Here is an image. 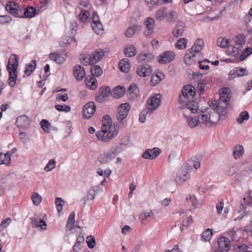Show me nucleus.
Listing matches in <instances>:
<instances>
[{
    "label": "nucleus",
    "instance_id": "nucleus-12",
    "mask_svg": "<svg viewBox=\"0 0 252 252\" xmlns=\"http://www.w3.org/2000/svg\"><path fill=\"white\" fill-rule=\"evenodd\" d=\"M175 57V54L172 51H166L158 57V62L161 64L168 63L173 61Z\"/></svg>",
    "mask_w": 252,
    "mask_h": 252
},
{
    "label": "nucleus",
    "instance_id": "nucleus-3",
    "mask_svg": "<svg viewBox=\"0 0 252 252\" xmlns=\"http://www.w3.org/2000/svg\"><path fill=\"white\" fill-rule=\"evenodd\" d=\"M198 119L200 120V123L207 127L215 126L219 121L218 115L212 113V110L209 108L201 110L198 115Z\"/></svg>",
    "mask_w": 252,
    "mask_h": 252
},
{
    "label": "nucleus",
    "instance_id": "nucleus-13",
    "mask_svg": "<svg viewBox=\"0 0 252 252\" xmlns=\"http://www.w3.org/2000/svg\"><path fill=\"white\" fill-rule=\"evenodd\" d=\"M181 104L182 106L181 108L182 110V113H184L186 109H188V114H189V111H190L192 113H195L199 108L198 103L193 100L189 101L186 100L185 103Z\"/></svg>",
    "mask_w": 252,
    "mask_h": 252
},
{
    "label": "nucleus",
    "instance_id": "nucleus-57",
    "mask_svg": "<svg viewBox=\"0 0 252 252\" xmlns=\"http://www.w3.org/2000/svg\"><path fill=\"white\" fill-rule=\"evenodd\" d=\"M99 93L103 97H106L111 93V89L107 86L100 88L99 90Z\"/></svg>",
    "mask_w": 252,
    "mask_h": 252
},
{
    "label": "nucleus",
    "instance_id": "nucleus-25",
    "mask_svg": "<svg viewBox=\"0 0 252 252\" xmlns=\"http://www.w3.org/2000/svg\"><path fill=\"white\" fill-rule=\"evenodd\" d=\"M93 22L92 24V27L93 30L95 32L97 31H103V26L100 22L98 15L94 13L93 17Z\"/></svg>",
    "mask_w": 252,
    "mask_h": 252
},
{
    "label": "nucleus",
    "instance_id": "nucleus-7",
    "mask_svg": "<svg viewBox=\"0 0 252 252\" xmlns=\"http://www.w3.org/2000/svg\"><path fill=\"white\" fill-rule=\"evenodd\" d=\"M252 208V197L250 195L245 196L241 202L239 213L242 212L241 215L234 220H241L246 215H248L250 209Z\"/></svg>",
    "mask_w": 252,
    "mask_h": 252
},
{
    "label": "nucleus",
    "instance_id": "nucleus-20",
    "mask_svg": "<svg viewBox=\"0 0 252 252\" xmlns=\"http://www.w3.org/2000/svg\"><path fill=\"white\" fill-rule=\"evenodd\" d=\"M17 68H10V67L7 68V70L9 73V85L13 87L16 84V81L17 79Z\"/></svg>",
    "mask_w": 252,
    "mask_h": 252
},
{
    "label": "nucleus",
    "instance_id": "nucleus-38",
    "mask_svg": "<svg viewBox=\"0 0 252 252\" xmlns=\"http://www.w3.org/2000/svg\"><path fill=\"white\" fill-rule=\"evenodd\" d=\"M86 84L87 87L92 90H95L98 85L96 79L94 77H91L89 79H86Z\"/></svg>",
    "mask_w": 252,
    "mask_h": 252
},
{
    "label": "nucleus",
    "instance_id": "nucleus-39",
    "mask_svg": "<svg viewBox=\"0 0 252 252\" xmlns=\"http://www.w3.org/2000/svg\"><path fill=\"white\" fill-rule=\"evenodd\" d=\"M232 40L236 44L242 46L246 43V36L243 33H240L233 37Z\"/></svg>",
    "mask_w": 252,
    "mask_h": 252
},
{
    "label": "nucleus",
    "instance_id": "nucleus-18",
    "mask_svg": "<svg viewBox=\"0 0 252 252\" xmlns=\"http://www.w3.org/2000/svg\"><path fill=\"white\" fill-rule=\"evenodd\" d=\"M219 248L217 250H226L229 251L230 249V242L229 239L224 236L220 237L218 240Z\"/></svg>",
    "mask_w": 252,
    "mask_h": 252
},
{
    "label": "nucleus",
    "instance_id": "nucleus-46",
    "mask_svg": "<svg viewBox=\"0 0 252 252\" xmlns=\"http://www.w3.org/2000/svg\"><path fill=\"white\" fill-rule=\"evenodd\" d=\"M188 43V40L186 38H181L178 39L175 44V47L180 50L185 49Z\"/></svg>",
    "mask_w": 252,
    "mask_h": 252
},
{
    "label": "nucleus",
    "instance_id": "nucleus-41",
    "mask_svg": "<svg viewBox=\"0 0 252 252\" xmlns=\"http://www.w3.org/2000/svg\"><path fill=\"white\" fill-rule=\"evenodd\" d=\"M154 213L152 211L143 212L139 216V220L141 223H144L146 220L150 218H154Z\"/></svg>",
    "mask_w": 252,
    "mask_h": 252
},
{
    "label": "nucleus",
    "instance_id": "nucleus-55",
    "mask_svg": "<svg viewBox=\"0 0 252 252\" xmlns=\"http://www.w3.org/2000/svg\"><path fill=\"white\" fill-rule=\"evenodd\" d=\"M56 167V161L54 159H50L46 166L44 168V170L46 171H50Z\"/></svg>",
    "mask_w": 252,
    "mask_h": 252
},
{
    "label": "nucleus",
    "instance_id": "nucleus-62",
    "mask_svg": "<svg viewBox=\"0 0 252 252\" xmlns=\"http://www.w3.org/2000/svg\"><path fill=\"white\" fill-rule=\"evenodd\" d=\"M155 20L152 18H148L145 22V24L146 26L148 29L151 30L153 29L154 27Z\"/></svg>",
    "mask_w": 252,
    "mask_h": 252
},
{
    "label": "nucleus",
    "instance_id": "nucleus-14",
    "mask_svg": "<svg viewBox=\"0 0 252 252\" xmlns=\"http://www.w3.org/2000/svg\"><path fill=\"white\" fill-rule=\"evenodd\" d=\"M136 72L139 77H146L151 75L152 68L148 64H141L136 68Z\"/></svg>",
    "mask_w": 252,
    "mask_h": 252
},
{
    "label": "nucleus",
    "instance_id": "nucleus-2",
    "mask_svg": "<svg viewBox=\"0 0 252 252\" xmlns=\"http://www.w3.org/2000/svg\"><path fill=\"white\" fill-rule=\"evenodd\" d=\"M203 45V40L199 38L196 40L191 48L187 50L184 59L186 65L190 66L196 62L197 58L201 54Z\"/></svg>",
    "mask_w": 252,
    "mask_h": 252
},
{
    "label": "nucleus",
    "instance_id": "nucleus-50",
    "mask_svg": "<svg viewBox=\"0 0 252 252\" xmlns=\"http://www.w3.org/2000/svg\"><path fill=\"white\" fill-rule=\"evenodd\" d=\"M213 235L211 229L208 228L203 231L201 234L202 240L204 241H209Z\"/></svg>",
    "mask_w": 252,
    "mask_h": 252
},
{
    "label": "nucleus",
    "instance_id": "nucleus-58",
    "mask_svg": "<svg viewBox=\"0 0 252 252\" xmlns=\"http://www.w3.org/2000/svg\"><path fill=\"white\" fill-rule=\"evenodd\" d=\"M66 126L65 132L64 133V137H67L70 135L72 132V124L70 121H66L64 123Z\"/></svg>",
    "mask_w": 252,
    "mask_h": 252
},
{
    "label": "nucleus",
    "instance_id": "nucleus-4",
    "mask_svg": "<svg viewBox=\"0 0 252 252\" xmlns=\"http://www.w3.org/2000/svg\"><path fill=\"white\" fill-rule=\"evenodd\" d=\"M120 125L117 122L113 123L111 129H102L96 133L97 138L103 142H107L115 137L118 133Z\"/></svg>",
    "mask_w": 252,
    "mask_h": 252
},
{
    "label": "nucleus",
    "instance_id": "nucleus-27",
    "mask_svg": "<svg viewBox=\"0 0 252 252\" xmlns=\"http://www.w3.org/2000/svg\"><path fill=\"white\" fill-rule=\"evenodd\" d=\"M233 157L234 159L240 158L244 155V150L242 145H238L234 146L233 149Z\"/></svg>",
    "mask_w": 252,
    "mask_h": 252
},
{
    "label": "nucleus",
    "instance_id": "nucleus-61",
    "mask_svg": "<svg viewBox=\"0 0 252 252\" xmlns=\"http://www.w3.org/2000/svg\"><path fill=\"white\" fill-rule=\"evenodd\" d=\"M95 193H94V190H89L88 193H87L86 197L84 198V205L87 203V201H92L93 200L95 197Z\"/></svg>",
    "mask_w": 252,
    "mask_h": 252
},
{
    "label": "nucleus",
    "instance_id": "nucleus-21",
    "mask_svg": "<svg viewBox=\"0 0 252 252\" xmlns=\"http://www.w3.org/2000/svg\"><path fill=\"white\" fill-rule=\"evenodd\" d=\"M178 213L183 219L182 225L183 226H188L192 221V217L189 215V211L188 210L180 209Z\"/></svg>",
    "mask_w": 252,
    "mask_h": 252
},
{
    "label": "nucleus",
    "instance_id": "nucleus-19",
    "mask_svg": "<svg viewBox=\"0 0 252 252\" xmlns=\"http://www.w3.org/2000/svg\"><path fill=\"white\" fill-rule=\"evenodd\" d=\"M73 74L77 81H81L85 77L86 72L82 66L77 64L73 67Z\"/></svg>",
    "mask_w": 252,
    "mask_h": 252
},
{
    "label": "nucleus",
    "instance_id": "nucleus-31",
    "mask_svg": "<svg viewBox=\"0 0 252 252\" xmlns=\"http://www.w3.org/2000/svg\"><path fill=\"white\" fill-rule=\"evenodd\" d=\"M102 123V129H111L113 124H112L111 118L108 115H105L103 116Z\"/></svg>",
    "mask_w": 252,
    "mask_h": 252
},
{
    "label": "nucleus",
    "instance_id": "nucleus-51",
    "mask_svg": "<svg viewBox=\"0 0 252 252\" xmlns=\"http://www.w3.org/2000/svg\"><path fill=\"white\" fill-rule=\"evenodd\" d=\"M252 54V48H246L241 54L240 56V60L243 61L245 60L249 56Z\"/></svg>",
    "mask_w": 252,
    "mask_h": 252
},
{
    "label": "nucleus",
    "instance_id": "nucleus-10",
    "mask_svg": "<svg viewBox=\"0 0 252 252\" xmlns=\"http://www.w3.org/2000/svg\"><path fill=\"white\" fill-rule=\"evenodd\" d=\"M189 164L190 163H188L187 165L183 166L181 170L178 171L175 179V181L178 185L183 183L187 180L189 176V168L188 164Z\"/></svg>",
    "mask_w": 252,
    "mask_h": 252
},
{
    "label": "nucleus",
    "instance_id": "nucleus-23",
    "mask_svg": "<svg viewBox=\"0 0 252 252\" xmlns=\"http://www.w3.org/2000/svg\"><path fill=\"white\" fill-rule=\"evenodd\" d=\"M48 58L56 63L61 64L63 62V51H57L52 52L49 54Z\"/></svg>",
    "mask_w": 252,
    "mask_h": 252
},
{
    "label": "nucleus",
    "instance_id": "nucleus-30",
    "mask_svg": "<svg viewBox=\"0 0 252 252\" xmlns=\"http://www.w3.org/2000/svg\"><path fill=\"white\" fill-rule=\"evenodd\" d=\"M125 93V88L118 86L115 87L111 92V95L116 98L121 97Z\"/></svg>",
    "mask_w": 252,
    "mask_h": 252
},
{
    "label": "nucleus",
    "instance_id": "nucleus-17",
    "mask_svg": "<svg viewBox=\"0 0 252 252\" xmlns=\"http://www.w3.org/2000/svg\"><path fill=\"white\" fill-rule=\"evenodd\" d=\"M96 109V106L94 102H89L84 106L83 110L84 117L86 119L90 118L94 113Z\"/></svg>",
    "mask_w": 252,
    "mask_h": 252
},
{
    "label": "nucleus",
    "instance_id": "nucleus-54",
    "mask_svg": "<svg viewBox=\"0 0 252 252\" xmlns=\"http://www.w3.org/2000/svg\"><path fill=\"white\" fill-rule=\"evenodd\" d=\"M63 200L61 198H60L59 197H57L56 198V201H55V205L56 207L57 210V211L60 214V215H61V212L62 211L63 209V205H62V202Z\"/></svg>",
    "mask_w": 252,
    "mask_h": 252
},
{
    "label": "nucleus",
    "instance_id": "nucleus-15",
    "mask_svg": "<svg viewBox=\"0 0 252 252\" xmlns=\"http://www.w3.org/2000/svg\"><path fill=\"white\" fill-rule=\"evenodd\" d=\"M184 118L188 126L190 128H194L200 123L198 118L193 117L189 114H188V109H186L183 113Z\"/></svg>",
    "mask_w": 252,
    "mask_h": 252
},
{
    "label": "nucleus",
    "instance_id": "nucleus-48",
    "mask_svg": "<svg viewBox=\"0 0 252 252\" xmlns=\"http://www.w3.org/2000/svg\"><path fill=\"white\" fill-rule=\"evenodd\" d=\"M32 64H27L26 66L25 73L28 76L30 75L35 69L36 65V61L35 60H33L32 61Z\"/></svg>",
    "mask_w": 252,
    "mask_h": 252
},
{
    "label": "nucleus",
    "instance_id": "nucleus-45",
    "mask_svg": "<svg viewBox=\"0 0 252 252\" xmlns=\"http://www.w3.org/2000/svg\"><path fill=\"white\" fill-rule=\"evenodd\" d=\"M250 118L249 113L246 111H242L237 118V122L239 124H242L245 120H248Z\"/></svg>",
    "mask_w": 252,
    "mask_h": 252
},
{
    "label": "nucleus",
    "instance_id": "nucleus-36",
    "mask_svg": "<svg viewBox=\"0 0 252 252\" xmlns=\"http://www.w3.org/2000/svg\"><path fill=\"white\" fill-rule=\"evenodd\" d=\"M13 152H7L5 154H3L2 152L0 153V164H4L9 165L11 160V155Z\"/></svg>",
    "mask_w": 252,
    "mask_h": 252
},
{
    "label": "nucleus",
    "instance_id": "nucleus-9",
    "mask_svg": "<svg viewBox=\"0 0 252 252\" xmlns=\"http://www.w3.org/2000/svg\"><path fill=\"white\" fill-rule=\"evenodd\" d=\"M195 94L194 87L190 85L185 86L182 90V94L179 96L178 101L180 103L186 102V100L193 96Z\"/></svg>",
    "mask_w": 252,
    "mask_h": 252
},
{
    "label": "nucleus",
    "instance_id": "nucleus-32",
    "mask_svg": "<svg viewBox=\"0 0 252 252\" xmlns=\"http://www.w3.org/2000/svg\"><path fill=\"white\" fill-rule=\"evenodd\" d=\"M124 51L125 55L129 58L135 56L137 53L136 48L131 44L126 45Z\"/></svg>",
    "mask_w": 252,
    "mask_h": 252
},
{
    "label": "nucleus",
    "instance_id": "nucleus-60",
    "mask_svg": "<svg viewBox=\"0 0 252 252\" xmlns=\"http://www.w3.org/2000/svg\"><path fill=\"white\" fill-rule=\"evenodd\" d=\"M149 113H151V111L148 109H145L142 111L139 114V121L142 123H144L146 120V115Z\"/></svg>",
    "mask_w": 252,
    "mask_h": 252
},
{
    "label": "nucleus",
    "instance_id": "nucleus-53",
    "mask_svg": "<svg viewBox=\"0 0 252 252\" xmlns=\"http://www.w3.org/2000/svg\"><path fill=\"white\" fill-rule=\"evenodd\" d=\"M178 14L175 10H171L168 14H167L166 19L168 21L174 22L177 18Z\"/></svg>",
    "mask_w": 252,
    "mask_h": 252
},
{
    "label": "nucleus",
    "instance_id": "nucleus-44",
    "mask_svg": "<svg viewBox=\"0 0 252 252\" xmlns=\"http://www.w3.org/2000/svg\"><path fill=\"white\" fill-rule=\"evenodd\" d=\"M140 30L141 27L136 23V19H131L130 26L126 32H137Z\"/></svg>",
    "mask_w": 252,
    "mask_h": 252
},
{
    "label": "nucleus",
    "instance_id": "nucleus-47",
    "mask_svg": "<svg viewBox=\"0 0 252 252\" xmlns=\"http://www.w3.org/2000/svg\"><path fill=\"white\" fill-rule=\"evenodd\" d=\"M229 47L228 52L229 55L233 57L237 56L242 51L241 47H238L234 46H229Z\"/></svg>",
    "mask_w": 252,
    "mask_h": 252
},
{
    "label": "nucleus",
    "instance_id": "nucleus-33",
    "mask_svg": "<svg viewBox=\"0 0 252 252\" xmlns=\"http://www.w3.org/2000/svg\"><path fill=\"white\" fill-rule=\"evenodd\" d=\"M75 216V214L74 212L70 214L66 225V230L67 231H71L74 229Z\"/></svg>",
    "mask_w": 252,
    "mask_h": 252
},
{
    "label": "nucleus",
    "instance_id": "nucleus-35",
    "mask_svg": "<svg viewBox=\"0 0 252 252\" xmlns=\"http://www.w3.org/2000/svg\"><path fill=\"white\" fill-rule=\"evenodd\" d=\"M130 62L128 59H122L119 63V68L121 71L128 72L130 69Z\"/></svg>",
    "mask_w": 252,
    "mask_h": 252
},
{
    "label": "nucleus",
    "instance_id": "nucleus-22",
    "mask_svg": "<svg viewBox=\"0 0 252 252\" xmlns=\"http://www.w3.org/2000/svg\"><path fill=\"white\" fill-rule=\"evenodd\" d=\"M105 53V51L101 49L96 50L92 53L91 57L94 64L97 63L102 59Z\"/></svg>",
    "mask_w": 252,
    "mask_h": 252
},
{
    "label": "nucleus",
    "instance_id": "nucleus-5",
    "mask_svg": "<svg viewBox=\"0 0 252 252\" xmlns=\"http://www.w3.org/2000/svg\"><path fill=\"white\" fill-rule=\"evenodd\" d=\"M122 147L119 145L112 146L109 151L101 154L98 158V160L101 164H106L114 159L122 151Z\"/></svg>",
    "mask_w": 252,
    "mask_h": 252
},
{
    "label": "nucleus",
    "instance_id": "nucleus-29",
    "mask_svg": "<svg viewBox=\"0 0 252 252\" xmlns=\"http://www.w3.org/2000/svg\"><path fill=\"white\" fill-rule=\"evenodd\" d=\"M80 62L84 65L87 66L94 64L91 54H83L80 55Z\"/></svg>",
    "mask_w": 252,
    "mask_h": 252
},
{
    "label": "nucleus",
    "instance_id": "nucleus-16",
    "mask_svg": "<svg viewBox=\"0 0 252 252\" xmlns=\"http://www.w3.org/2000/svg\"><path fill=\"white\" fill-rule=\"evenodd\" d=\"M161 150L158 148L146 149L143 153L142 158L145 159H154L160 154Z\"/></svg>",
    "mask_w": 252,
    "mask_h": 252
},
{
    "label": "nucleus",
    "instance_id": "nucleus-34",
    "mask_svg": "<svg viewBox=\"0 0 252 252\" xmlns=\"http://www.w3.org/2000/svg\"><path fill=\"white\" fill-rule=\"evenodd\" d=\"M19 58L18 55L12 54L10 56L7 68H17L19 64Z\"/></svg>",
    "mask_w": 252,
    "mask_h": 252
},
{
    "label": "nucleus",
    "instance_id": "nucleus-40",
    "mask_svg": "<svg viewBox=\"0 0 252 252\" xmlns=\"http://www.w3.org/2000/svg\"><path fill=\"white\" fill-rule=\"evenodd\" d=\"M167 10L165 7H162L159 9L156 12V18L159 21L163 20L166 17Z\"/></svg>",
    "mask_w": 252,
    "mask_h": 252
},
{
    "label": "nucleus",
    "instance_id": "nucleus-28",
    "mask_svg": "<svg viewBox=\"0 0 252 252\" xmlns=\"http://www.w3.org/2000/svg\"><path fill=\"white\" fill-rule=\"evenodd\" d=\"M230 90L228 88H224L221 89L220 92V100L223 101V104L228 101L230 98Z\"/></svg>",
    "mask_w": 252,
    "mask_h": 252
},
{
    "label": "nucleus",
    "instance_id": "nucleus-24",
    "mask_svg": "<svg viewBox=\"0 0 252 252\" xmlns=\"http://www.w3.org/2000/svg\"><path fill=\"white\" fill-rule=\"evenodd\" d=\"M247 71L245 68L234 69L229 72V80H232L235 77H240L247 74Z\"/></svg>",
    "mask_w": 252,
    "mask_h": 252
},
{
    "label": "nucleus",
    "instance_id": "nucleus-56",
    "mask_svg": "<svg viewBox=\"0 0 252 252\" xmlns=\"http://www.w3.org/2000/svg\"><path fill=\"white\" fill-rule=\"evenodd\" d=\"M128 91L132 94V97H135L137 96L138 93V89L136 85H131L129 86Z\"/></svg>",
    "mask_w": 252,
    "mask_h": 252
},
{
    "label": "nucleus",
    "instance_id": "nucleus-63",
    "mask_svg": "<svg viewBox=\"0 0 252 252\" xmlns=\"http://www.w3.org/2000/svg\"><path fill=\"white\" fill-rule=\"evenodd\" d=\"M187 200H190L192 206L194 208H197L198 207V201L196 198V197L194 195H189L186 197Z\"/></svg>",
    "mask_w": 252,
    "mask_h": 252
},
{
    "label": "nucleus",
    "instance_id": "nucleus-11",
    "mask_svg": "<svg viewBox=\"0 0 252 252\" xmlns=\"http://www.w3.org/2000/svg\"><path fill=\"white\" fill-rule=\"evenodd\" d=\"M161 103V96L159 94L151 96L147 101L148 110H155L159 106Z\"/></svg>",
    "mask_w": 252,
    "mask_h": 252
},
{
    "label": "nucleus",
    "instance_id": "nucleus-37",
    "mask_svg": "<svg viewBox=\"0 0 252 252\" xmlns=\"http://www.w3.org/2000/svg\"><path fill=\"white\" fill-rule=\"evenodd\" d=\"M28 124V119L26 115H22L18 117L16 121V124L18 127L24 128Z\"/></svg>",
    "mask_w": 252,
    "mask_h": 252
},
{
    "label": "nucleus",
    "instance_id": "nucleus-49",
    "mask_svg": "<svg viewBox=\"0 0 252 252\" xmlns=\"http://www.w3.org/2000/svg\"><path fill=\"white\" fill-rule=\"evenodd\" d=\"M230 41L229 39L220 37L217 40V45L221 48H226Z\"/></svg>",
    "mask_w": 252,
    "mask_h": 252
},
{
    "label": "nucleus",
    "instance_id": "nucleus-59",
    "mask_svg": "<svg viewBox=\"0 0 252 252\" xmlns=\"http://www.w3.org/2000/svg\"><path fill=\"white\" fill-rule=\"evenodd\" d=\"M79 16L80 20L83 22H85L89 18L90 13L87 10H83L79 14Z\"/></svg>",
    "mask_w": 252,
    "mask_h": 252
},
{
    "label": "nucleus",
    "instance_id": "nucleus-1",
    "mask_svg": "<svg viewBox=\"0 0 252 252\" xmlns=\"http://www.w3.org/2000/svg\"><path fill=\"white\" fill-rule=\"evenodd\" d=\"M6 9L8 12L16 17L32 18L36 14V10L34 7L28 6L24 9L23 15L22 9L19 8L18 4L13 1H8L7 2Z\"/></svg>",
    "mask_w": 252,
    "mask_h": 252
},
{
    "label": "nucleus",
    "instance_id": "nucleus-42",
    "mask_svg": "<svg viewBox=\"0 0 252 252\" xmlns=\"http://www.w3.org/2000/svg\"><path fill=\"white\" fill-rule=\"evenodd\" d=\"M90 71L92 75L95 77H99L102 74V70L100 67L94 64L92 65Z\"/></svg>",
    "mask_w": 252,
    "mask_h": 252
},
{
    "label": "nucleus",
    "instance_id": "nucleus-52",
    "mask_svg": "<svg viewBox=\"0 0 252 252\" xmlns=\"http://www.w3.org/2000/svg\"><path fill=\"white\" fill-rule=\"evenodd\" d=\"M32 199L33 203L35 206H38L40 204L42 200V197L37 192H34L32 196Z\"/></svg>",
    "mask_w": 252,
    "mask_h": 252
},
{
    "label": "nucleus",
    "instance_id": "nucleus-6",
    "mask_svg": "<svg viewBox=\"0 0 252 252\" xmlns=\"http://www.w3.org/2000/svg\"><path fill=\"white\" fill-rule=\"evenodd\" d=\"M130 108V105L127 102L121 104L117 108L116 117L122 127H125L126 126V123L125 120Z\"/></svg>",
    "mask_w": 252,
    "mask_h": 252
},
{
    "label": "nucleus",
    "instance_id": "nucleus-8",
    "mask_svg": "<svg viewBox=\"0 0 252 252\" xmlns=\"http://www.w3.org/2000/svg\"><path fill=\"white\" fill-rule=\"evenodd\" d=\"M210 107L214 110V112L218 115L219 120H224L227 114L226 104H223L221 102H218L216 100L209 102Z\"/></svg>",
    "mask_w": 252,
    "mask_h": 252
},
{
    "label": "nucleus",
    "instance_id": "nucleus-64",
    "mask_svg": "<svg viewBox=\"0 0 252 252\" xmlns=\"http://www.w3.org/2000/svg\"><path fill=\"white\" fill-rule=\"evenodd\" d=\"M40 126L41 128L45 131H48L49 130V128L50 126V124L49 122L46 120H42L40 122Z\"/></svg>",
    "mask_w": 252,
    "mask_h": 252
},
{
    "label": "nucleus",
    "instance_id": "nucleus-26",
    "mask_svg": "<svg viewBox=\"0 0 252 252\" xmlns=\"http://www.w3.org/2000/svg\"><path fill=\"white\" fill-rule=\"evenodd\" d=\"M154 58V56L150 53H141L138 54L136 57V59L138 62L151 61Z\"/></svg>",
    "mask_w": 252,
    "mask_h": 252
},
{
    "label": "nucleus",
    "instance_id": "nucleus-43",
    "mask_svg": "<svg viewBox=\"0 0 252 252\" xmlns=\"http://www.w3.org/2000/svg\"><path fill=\"white\" fill-rule=\"evenodd\" d=\"M32 224L36 227H40L42 229H46V223L45 221L38 219H33L32 220Z\"/></svg>",
    "mask_w": 252,
    "mask_h": 252
}]
</instances>
